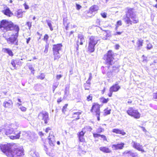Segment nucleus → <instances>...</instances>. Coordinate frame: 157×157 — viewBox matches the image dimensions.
Instances as JSON below:
<instances>
[{"instance_id":"f257e3e1","label":"nucleus","mask_w":157,"mask_h":157,"mask_svg":"<svg viewBox=\"0 0 157 157\" xmlns=\"http://www.w3.org/2000/svg\"><path fill=\"white\" fill-rule=\"evenodd\" d=\"M10 144H2L0 148L2 151L8 157H20L24 155V150L22 147L13 149Z\"/></svg>"},{"instance_id":"f03ea898","label":"nucleus","mask_w":157,"mask_h":157,"mask_svg":"<svg viewBox=\"0 0 157 157\" xmlns=\"http://www.w3.org/2000/svg\"><path fill=\"white\" fill-rule=\"evenodd\" d=\"M19 124L17 123L11 124L8 128L6 129V134L8 135L13 134V135L10 136V138L11 139L15 140L19 139L21 134V131L19 128Z\"/></svg>"},{"instance_id":"7ed1b4c3","label":"nucleus","mask_w":157,"mask_h":157,"mask_svg":"<svg viewBox=\"0 0 157 157\" xmlns=\"http://www.w3.org/2000/svg\"><path fill=\"white\" fill-rule=\"evenodd\" d=\"M0 28L2 30L6 31L14 30L17 32L15 34H17V36L18 35L19 30V26L14 25L11 21H9L5 20H2L0 23Z\"/></svg>"},{"instance_id":"20e7f679","label":"nucleus","mask_w":157,"mask_h":157,"mask_svg":"<svg viewBox=\"0 0 157 157\" xmlns=\"http://www.w3.org/2000/svg\"><path fill=\"white\" fill-rule=\"evenodd\" d=\"M113 53L112 51H109L107 54L104 55L103 59L105 61V62L108 65H109V66L107 67L109 69L110 68V65H112L114 63L113 61Z\"/></svg>"},{"instance_id":"39448f33","label":"nucleus","mask_w":157,"mask_h":157,"mask_svg":"<svg viewBox=\"0 0 157 157\" xmlns=\"http://www.w3.org/2000/svg\"><path fill=\"white\" fill-rule=\"evenodd\" d=\"M62 46L61 44L53 45V51L54 60H57L60 58V56L59 52L61 50Z\"/></svg>"},{"instance_id":"423d86ee","label":"nucleus","mask_w":157,"mask_h":157,"mask_svg":"<svg viewBox=\"0 0 157 157\" xmlns=\"http://www.w3.org/2000/svg\"><path fill=\"white\" fill-rule=\"evenodd\" d=\"M18 36L17 34L12 35L10 37L6 39L7 40V43L10 45H18V40L17 37Z\"/></svg>"},{"instance_id":"0eeeda50","label":"nucleus","mask_w":157,"mask_h":157,"mask_svg":"<svg viewBox=\"0 0 157 157\" xmlns=\"http://www.w3.org/2000/svg\"><path fill=\"white\" fill-rule=\"evenodd\" d=\"M100 106L98 104L96 103H94L91 109L90 110V111L93 114L95 113V115L97 117V120L99 121L100 119Z\"/></svg>"},{"instance_id":"6e6552de","label":"nucleus","mask_w":157,"mask_h":157,"mask_svg":"<svg viewBox=\"0 0 157 157\" xmlns=\"http://www.w3.org/2000/svg\"><path fill=\"white\" fill-rule=\"evenodd\" d=\"M128 17H129L132 20L133 23L136 24L139 22V20L137 18L135 12L134 11V10L132 8H129L128 10L127 14Z\"/></svg>"},{"instance_id":"1a4fd4ad","label":"nucleus","mask_w":157,"mask_h":157,"mask_svg":"<svg viewBox=\"0 0 157 157\" xmlns=\"http://www.w3.org/2000/svg\"><path fill=\"white\" fill-rule=\"evenodd\" d=\"M127 113L128 115L133 117L135 118L138 119L140 116V114L138 111L132 107L129 108Z\"/></svg>"},{"instance_id":"9d476101","label":"nucleus","mask_w":157,"mask_h":157,"mask_svg":"<svg viewBox=\"0 0 157 157\" xmlns=\"http://www.w3.org/2000/svg\"><path fill=\"white\" fill-rule=\"evenodd\" d=\"M38 118L40 120L43 121L44 124H47L49 120L48 113L45 111H42L38 115Z\"/></svg>"},{"instance_id":"9b49d317","label":"nucleus","mask_w":157,"mask_h":157,"mask_svg":"<svg viewBox=\"0 0 157 157\" xmlns=\"http://www.w3.org/2000/svg\"><path fill=\"white\" fill-rule=\"evenodd\" d=\"M112 67L113 68L112 70H110V71H108L107 74V76L109 78L112 77L113 75H115L119 71V67H114L113 66Z\"/></svg>"},{"instance_id":"f8f14e48","label":"nucleus","mask_w":157,"mask_h":157,"mask_svg":"<svg viewBox=\"0 0 157 157\" xmlns=\"http://www.w3.org/2000/svg\"><path fill=\"white\" fill-rule=\"evenodd\" d=\"M131 144L133 148L139 151H141L142 152H146V151L143 149V146L142 145H140L139 143L133 141Z\"/></svg>"},{"instance_id":"ddd939ff","label":"nucleus","mask_w":157,"mask_h":157,"mask_svg":"<svg viewBox=\"0 0 157 157\" xmlns=\"http://www.w3.org/2000/svg\"><path fill=\"white\" fill-rule=\"evenodd\" d=\"M3 105L5 108H12L13 105V102L10 100L8 101H6L4 102Z\"/></svg>"},{"instance_id":"4468645a","label":"nucleus","mask_w":157,"mask_h":157,"mask_svg":"<svg viewBox=\"0 0 157 157\" xmlns=\"http://www.w3.org/2000/svg\"><path fill=\"white\" fill-rule=\"evenodd\" d=\"M52 132L50 133V135L48 137L49 143L51 146H53L54 145V143L55 142V136L52 134L51 135V134H52Z\"/></svg>"},{"instance_id":"2eb2a0df","label":"nucleus","mask_w":157,"mask_h":157,"mask_svg":"<svg viewBox=\"0 0 157 157\" xmlns=\"http://www.w3.org/2000/svg\"><path fill=\"white\" fill-rule=\"evenodd\" d=\"M98 40L97 36H92L90 37L89 43L96 45Z\"/></svg>"},{"instance_id":"dca6fc26","label":"nucleus","mask_w":157,"mask_h":157,"mask_svg":"<svg viewBox=\"0 0 157 157\" xmlns=\"http://www.w3.org/2000/svg\"><path fill=\"white\" fill-rule=\"evenodd\" d=\"M85 42V39L84 36L82 34H79L78 35V40L77 42V45L78 46L79 44L80 45H82L83 42Z\"/></svg>"},{"instance_id":"f3484780","label":"nucleus","mask_w":157,"mask_h":157,"mask_svg":"<svg viewBox=\"0 0 157 157\" xmlns=\"http://www.w3.org/2000/svg\"><path fill=\"white\" fill-rule=\"evenodd\" d=\"M118 84V83L117 82L115 84L111 87L109 89L110 90L113 92L117 91L120 89V86Z\"/></svg>"},{"instance_id":"a211bd4d","label":"nucleus","mask_w":157,"mask_h":157,"mask_svg":"<svg viewBox=\"0 0 157 157\" xmlns=\"http://www.w3.org/2000/svg\"><path fill=\"white\" fill-rule=\"evenodd\" d=\"M126 154L128 156L132 157H138V154L136 152H133L132 151H129L126 153Z\"/></svg>"},{"instance_id":"6ab92c4d","label":"nucleus","mask_w":157,"mask_h":157,"mask_svg":"<svg viewBox=\"0 0 157 157\" xmlns=\"http://www.w3.org/2000/svg\"><path fill=\"white\" fill-rule=\"evenodd\" d=\"M124 144L123 143H121L120 144H113L112 145V147L115 150H117L118 149H122L124 147Z\"/></svg>"},{"instance_id":"aec40b11","label":"nucleus","mask_w":157,"mask_h":157,"mask_svg":"<svg viewBox=\"0 0 157 157\" xmlns=\"http://www.w3.org/2000/svg\"><path fill=\"white\" fill-rule=\"evenodd\" d=\"M29 154L33 157H38L39 154L34 149H32L31 150L29 153Z\"/></svg>"},{"instance_id":"412c9836","label":"nucleus","mask_w":157,"mask_h":157,"mask_svg":"<svg viewBox=\"0 0 157 157\" xmlns=\"http://www.w3.org/2000/svg\"><path fill=\"white\" fill-rule=\"evenodd\" d=\"M112 132L116 134H121L123 135L126 134V133L123 130H121L118 128L113 129Z\"/></svg>"},{"instance_id":"4be33fe9","label":"nucleus","mask_w":157,"mask_h":157,"mask_svg":"<svg viewBox=\"0 0 157 157\" xmlns=\"http://www.w3.org/2000/svg\"><path fill=\"white\" fill-rule=\"evenodd\" d=\"M99 149L101 151L105 153H110L111 152L110 150L106 147H101Z\"/></svg>"},{"instance_id":"5701e85b","label":"nucleus","mask_w":157,"mask_h":157,"mask_svg":"<svg viewBox=\"0 0 157 157\" xmlns=\"http://www.w3.org/2000/svg\"><path fill=\"white\" fill-rule=\"evenodd\" d=\"M3 12L4 14L9 17H11L13 15V13L9 8H7L4 10L3 11Z\"/></svg>"},{"instance_id":"b1692460","label":"nucleus","mask_w":157,"mask_h":157,"mask_svg":"<svg viewBox=\"0 0 157 157\" xmlns=\"http://www.w3.org/2000/svg\"><path fill=\"white\" fill-rule=\"evenodd\" d=\"M81 113L82 112H73L72 113V117L73 118H76V120H78L80 118L79 116Z\"/></svg>"},{"instance_id":"393cba45","label":"nucleus","mask_w":157,"mask_h":157,"mask_svg":"<svg viewBox=\"0 0 157 157\" xmlns=\"http://www.w3.org/2000/svg\"><path fill=\"white\" fill-rule=\"evenodd\" d=\"M130 17H128V15H126V17L124 19V20L125 22L127 24H128V26L129 25H132V23H133L132 21L130 19Z\"/></svg>"},{"instance_id":"a878e982","label":"nucleus","mask_w":157,"mask_h":157,"mask_svg":"<svg viewBox=\"0 0 157 157\" xmlns=\"http://www.w3.org/2000/svg\"><path fill=\"white\" fill-rule=\"evenodd\" d=\"M95 45L91 44L89 43V46L88 48V50L90 52H92L94 50V47Z\"/></svg>"},{"instance_id":"bb28decb","label":"nucleus","mask_w":157,"mask_h":157,"mask_svg":"<svg viewBox=\"0 0 157 157\" xmlns=\"http://www.w3.org/2000/svg\"><path fill=\"white\" fill-rule=\"evenodd\" d=\"M3 50L4 52L7 53L9 56H13V53L12 51L9 48H3Z\"/></svg>"},{"instance_id":"cd10ccee","label":"nucleus","mask_w":157,"mask_h":157,"mask_svg":"<svg viewBox=\"0 0 157 157\" xmlns=\"http://www.w3.org/2000/svg\"><path fill=\"white\" fill-rule=\"evenodd\" d=\"M23 12L21 10H18L16 12L15 15L18 18H21L22 17Z\"/></svg>"},{"instance_id":"c85d7f7f","label":"nucleus","mask_w":157,"mask_h":157,"mask_svg":"<svg viewBox=\"0 0 157 157\" xmlns=\"http://www.w3.org/2000/svg\"><path fill=\"white\" fill-rule=\"evenodd\" d=\"M143 40L141 39H139L136 42V44L138 48H140L143 46Z\"/></svg>"},{"instance_id":"c756f323","label":"nucleus","mask_w":157,"mask_h":157,"mask_svg":"<svg viewBox=\"0 0 157 157\" xmlns=\"http://www.w3.org/2000/svg\"><path fill=\"white\" fill-rule=\"evenodd\" d=\"M98 9V7L97 5H94L90 8V11L92 12L97 11Z\"/></svg>"},{"instance_id":"7c9ffc66","label":"nucleus","mask_w":157,"mask_h":157,"mask_svg":"<svg viewBox=\"0 0 157 157\" xmlns=\"http://www.w3.org/2000/svg\"><path fill=\"white\" fill-rule=\"evenodd\" d=\"M109 98H107V99H105L104 98H100V100L101 101L102 103H107L108 101H109Z\"/></svg>"},{"instance_id":"2f4dec72","label":"nucleus","mask_w":157,"mask_h":157,"mask_svg":"<svg viewBox=\"0 0 157 157\" xmlns=\"http://www.w3.org/2000/svg\"><path fill=\"white\" fill-rule=\"evenodd\" d=\"M106 37L105 38V37H104L103 39H104L105 40H107L108 39V38L111 36V32L109 31H107L106 34Z\"/></svg>"},{"instance_id":"473e14b6","label":"nucleus","mask_w":157,"mask_h":157,"mask_svg":"<svg viewBox=\"0 0 157 157\" xmlns=\"http://www.w3.org/2000/svg\"><path fill=\"white\" fill-rule=\"evenodd\" d=\"M47 22V23L48 26L49 27L51 31H52L53 30V28L52 27V25L51 23L50 22V21H46Z\"/></svg>"},{"instance_id":"72a5a7b5","label":"nucleus","mask_w":157,"mask_h":157,"mask_svg":"<svg viewBox=\"0 0 157 157\" xmlns=\"http://www.w3.org/2000/svg\"><path fill=\"white\" fill-rule=\"evenodd\" d=\"M110 109L107 110L105 109L104 110V115H107L108 114H109L110 113Z\"/></svg>"},{"instance_id":"f704fd0d","label":"nucleus","mask_w":157,"mask_h":157,"mask_svg":"<svg viewBox=\"0 0 157 157\" xmlns=\"http://www.w3.org/2000/svg\"><path fill=\"white\" fill-rule=\"evenodd\" d=\"M49 48L48 44H47L45 46V49L44 51V52L45 53H47L48 51V48Z\"/></svg>"},{"instance_id":"c9c22d12","label":"nucleus","mask_w":157,"mask_h":157,"mask_svg":"<svg viewBox=\"0 0 157 157\" xmlns=\"http://www.w3.org/2000/svg\"><path fill=\"white\" fill-rule=\"evenodd\" d=\"M79 141L81 142H84L85 141V139L83 138V136H78Z\"/></svg>"},{"instance_id":"e433bc0d","label":"nucleus","mask_w":157,"mask_h":157,"mask_svg":"<svg viewBox=\"0 0 157 157\" xmlns=\"http://www.w3.org/2000/svg\"><path fill=\"white\" fill-rule=\"evenodd\" d=\"M104 131V129L101 127H99L97 130L98 133H100Z\"/></svg>"},{"instance_id":"4c0bfd02","label":"nucleus","mask_w":157,"mask_h":157,"mask_svg":"<svg viewBox=\"0 0 157 157\" xmlns=\"http://www.w3.org/2000/svg\"><path fill=\"white\" fill-rule=\"evenodd\" d=\"M84 132L83 131H81L79 132L78 134V136H84Z\"/></svg>"},{"instance_id":"58836bf2","label":"nucleus","mask_w":157,"mask_h":157,"mask_svg":"<svg viewBox=\"0 0 157 157\" xmlns=\"http://www.w3.org/2000/svg\"><path fill=\"white\" fill-rule=\"evenodd\" d=\"M11 64L13 66V67L14 69H16V67H15L16 64H15V63L14 62V60H13V59L11 61Z\"/></svg>"},{"instance_id":"ea45409f","label":"nucleus","mask_w":157,"mask_h":157,"mask_svg":"<svg viewBox=\"0 0 157 157\" xmlns=\"http://www.w3.org/2000/svg\"><path fill=\"white\" fill-rule=\"evenodd\" d=\"M19 108L21 109V110L23 112L25 111L26 110V108L24 106H21L19 107Z\"/></svg>"},{"instance_id":"a19ab883","label":"nucleus","mask_w":157,"mask_h":157,"mask_svg":"<svg viewBox=\"0 0 157 157\" xmlns=\"http://www.w3.org/2000/svg\"><path fill=\"white\" fill-rule=\"evenodd\" d=\"M100 137L101 138L103 139V140L108 141L107 140V139L106 138V137L105 136L103 135H101Z\"/></svg>"},{"instance_id":"79ce46f5","label":"nucleus","mask_w":157,"mask_h":157,"mask_svg":"<svg viewBox=\"0 0 157 157\" xmlns=\"http://www.w3.org/2000/svg\"><path fill=\"white\" fill-rule=\"evenodd\" d=\"M49 38V36L48 35L46 34L44 37V40L46 42H47Z\"/></svg>"},{"instance_id":"37998d69","label":"nucleus","mask_w":157,"mask_h":157,"mask_svg":"<svg viewBox=\"0 0 157 157\" xmlns=\"http://www.w3.org/2000/svg\"><path fill=\"white\" fill-rule=\"evenodd\" d=\"M152 48L151 44L149 43L147 45V49H150Z\"/></svg>"},{"instance_id":"c03bdc74","label":"nucleus","mask_w":157,"mask_h":157,"mask_svg":"<svg viewBox=\"0 0 157 157\" xmlns=\"http://www.w3.org/2000/svg\"><path fill=\"white\" fill-rule=\"evenodd\" d=\"M85 89L86 90H88L89 89L90 85L84 84Z\"/></svg>"},{"instance_id":"a18cd8bd","label":"nucleus","mask_w":157,"mask_h":157,"mask_svg":"<svg viewBox=\"0 0 157 157\" xmlns=\"http://www.w3.org/2000/svg\"><path fill=\"white\" fill-rule=\"evenodd\" d=\"M93 136L95 137H98L99 136H100L101 135L98 133H94L93 134Z\"/></svg>"},{"instance_id":"49530a36","label":"nucleus","mask_w":157,"mask_h":157,"mask_svg":"<svg viewBox=\"0 0 157 157\" xmlns=\"http://www.w3.org/2000/svg\"><path fill=\"white\" fill-rule=\"evenodd\" d=\"M153 98L157 101V91L156 93H154L153 94Z\"/></svg>"},{"instance_id":"de8ad7c7","label":"nucleus","mask_w":157,"mask_h":157,"mask_svg":"<svg viewBox=\"0 0 157 157\" xmlns=\"http://www.w3.org/2000/svg\"><path fill=\"white\" fill-rule=\"evenodd\" d=\"M29 68L30 70L32 71V72L33 71H34V68L33 67L32 65H29Z\"/></svg>"},{"instance_id":"09e8293b","label":"nucleus","mask_w":157,"mask_h":157,"mask_svg":"<svg viewBox=\"0 0 157 157\" xmlns=\"http://www.w3.org/2000/svg\"><path fill=\"white\" fill-rule=\"evenodd\" d=\"M92 97L91 96V95H90L87 98V100L88 101H89L90 100H92Z\"/></svg>"},{"instance_id":"8fccbe9b","label":"nucleus","mask_w":157,"mask_h":157,"mask_svg":"<svg viewBox=\"0 0 157 157\" xmlns=\"http://www.w3.org/2000/svg\"><path fill=\"white\" fill-rule=\"evenodd\" d=\"M36 139H37V138H36V136H34L33 138V135H32L30 138V139L33 141L36 140Z\"/></svg>"},{"instance_id":"3c124183","label":"nucleus","mask_w":157,"mask_h":157,"mask_svg":"<svg viewBox=\"0 0 157 157\" xmlns=\"http://www.w3.org/2000/svg\"><path fill=\"white\" fill-rule=\"evenodd\" d=\"M76 9L77 10H80L81 8L82 7V6L80 5H79L78 4H76Z\"/></svg>"},{"instance_id":"603ef678","label":"nucleus","mask_w":157,"mask_h":157,"mask_svg":"<svg viewBox=\"0 0 157 157\" xmlns=\"http://www.w3.org/2000/svg\"><path fill=\"white\" fill-rule=\"evenodd\" d=\"M62 76L61 75H57L56 76V78L58 80H59L62 77Z\"/></svg>"},{"instance_id":"864d4df0","label":"nucleus","mask_w":157,"mask_h":157,"mask_svg":"<svg viewBox=\"0 0 157 157\" xmlns=\"http://www.w3.org/2000/svg\"><path fill=\"white\" fill-rule=\"evenodd\" d=\"M58 84L57 83H54L53 85V89L55 90L58 86Z\"/></svg>"},{"instance_id":"5fc2aeb1","label":"nucleus","mask_w":157,"mask_h":157,"mask_svg":"<svg viewBox=\"0 0 157 157\" xmlns=\"http://www.w3.org/2000/svg\"><path fill=\"white\" fill-rule=\"evenodd\" d=\"M101 15L102 17L104 18L106 17V13H101Z\"/></svg>"},{"instance_id":"6e6d98bb","label":"nucleus","mask_w":157,"mask_h":157,"mask_svg":"<svg viewBox=\"0 0 157 157\" xmlns=\"http://www.w3.org/2000/svg\"><path fill=\"white\" fill-rule=\"evenodd\" d=\"M51 130V128L50 127H48L46 128L45 130V132L46 133H48L49 131H50Z\"/></svg>"},{"instance_id":"4d7b16f0","label":"nucleus","mask_w":157,"mask_h":157,"mask_svg":"<svg viewBox=\"0 0 157 157\" xmlns=\"http://www.w3.org/2000/svg\"><path fill=\"white\" fill-rule=\"evenodd\" d=\"M117 25L118 26L121 25H122V22L121 21H119L117 22Z\"/></svg>"},{"instance_id":"13d9d810","label":"nucleus","mask_w":157,"mask_h":157,"mask_svg":"<svg viewBox=\"0 0 157 157\" xmlns=\"http://www.w3.org/2000/svg\"><path fill=\"white\" fill-rule=\"evenodd\" d=\"M25 7V9H29V6H28L25 3L24 5H23Z\"/></svg>"},{"instance_id":"bf43d9fd","label":"nucleus","mask_w":157,"mask_h":157,"mask_svg":"<svg viewBox=\"0 0 157 157\" xmlns=\"http://www.w3.org/2000/svg\"><path fill=\"white\" fill-rule=\"evenodd\" d=\"M122 32H117L116 33L114 34V35H120L122 33Z\"/></svg>"},{"instance_id":"052dcab7","label":"nucleus","mask_w":157,"mask_h":157,"mask_svg":"<svg viewBox=\"0 0 157 157\" xmlns=\"http://www.w3.org/2000/svg\"><path fill=\"white\" fill-rule=\"evenodd\" d=\"M27 24L29 28L31 27V23L29 22H27Z\"/></svg>"},{"instance_id":"680f3d73","label":"nucleus","mask_w":157,"mask_h":157,"mask_svg":"<svg viewBox=\"0 0 157 157\" xmlns=\"http://www.w3.org/2000/svg\"><path fill=\"white\" fill-rule=\"evenodd\" d=\"M92 78V74L91 73H90L89 74V77L88 78V80H90L91 81Z\"/></svg>"},{"instance_id":"e2e57ef3","label":"nucleus","mask_w":157,"mask_h":157,"mask_svg":"<svg viewBox=\"0 0 157 157\" xmlns=\"http://www.w3.org/2000/svg\"><path fill=\"white\" fill-rule=\"evenodd\" d=\"M109 93L108 95L109 96V97H111L112 96V93L113 91H111V90H110V89H109Z\"/></svg>"},{"instance_id":"0e129e2a","label":"nucleus","mask_w":157,"mask_h":157,"mask_svg":"<svg viewBox=\"0 0 157 157\" xmlns=\"http://www.w3.org/2000/svg\"><path fill=\"white\" fill-rule=\"evenodd\" d=\"M44 76L43 75L39 76L38 78L41 80L44 79Z\"/></svg>"},{"instance_id":"69168bd1","label":"nucleus","mask_w":157,"mask_h":157,"mask_svg":"<svg viewBox=\"0 0 157 157\" xmlns=\"http://www.w3.org/2000/svg\"><path fill=\"white\" fill-rule=\"evenodd\" d=\"M62 101V98H58L57 99V102L58 103H59L60 102H61Z\"/></svg>"},{"instance_id":"338daca9","label":"nucleus","mask_w":157,"mask_h":157,"mask_svg":"<svg viewBox=\"0 0 157 157\" xmlns=\"http://www.w3.org/2000/svg\"><path fill=\"white\" fill-rule=\"evenodd\" d=\"M140 127L142 129L143 131L144 132H146V129L144 127H142V126H140Z\"/></svg>"},{"instance_id":"774afa93","label":"nucleus","mask_w":157,"mask_h":157,"mask_svg":"<svg viewBox=\"0 0 157 157\" xmlns=\"http://www.w3.org/2000/svg\"><path fill=\"white\" fill-rule=\"evenodd\" d=\"M31 38L30 37H29L28 39H27L26 40V43L28 44L29 43V41L30 40Z\"/></svg>"}]
</instances>
